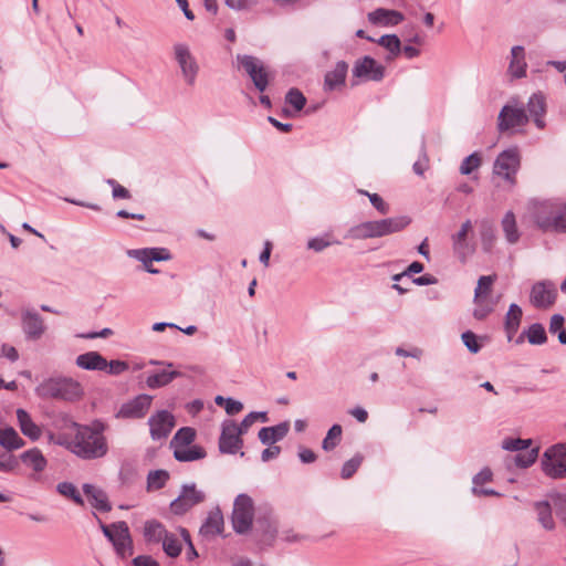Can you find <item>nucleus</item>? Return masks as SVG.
<instances>
[{
	"label": "nucleus",
	"mask_w": 566,
	"mask_h": 566,
	"mask_svg": "<svg viewBox=\"0 0 566 566\" xmlns=\"http://www.w3.org/2000/svg\"><path fill=\"white\" fill-rule=\"evenodd\" d=\"M107 424L96 419L91 424H81L75 431L73 439L61 436L56 443L64 446L73 454L83 460H96L108 453L107 439L104 436Z\"/></svg>",
	"instance_id": "nucleus-1"
},
{
	"label": "nucleus",
	"mask_w": 566,
	"mask_h": 566,
	"mask_svg": "<svg viewBox=\"0 0 566 566\" xmlns=\"http://www.w3.org/2000/svg\"><path fill=\"white\" fill-rule=\"evenodd\" d=\"M528 212L543 232L566 233V200L562 198L534 199L528 203Z\"/></svg>",
	"instance_id": "nucleus-2"
},
{
	"label": "nucleus",
	"mask_w": 566,
	"mask_h": 566,
	"mask_svg": "<svg viewBox=\"0 0 566 566\" xmlns=\"http://www.w3.org/2000/svg\"><path fill=\"white\" fill-rule=\"evenodd\" d=\"M41 399H55L73 402L82 398L84 390L82 385L66 376H52L43 379L34 389Z\"/></svg>",
	"instance_id": "nucleus-3"
},
{
	"label": "nucleus",
	"mask_w": 566,
	"mask_h": 566,
	"mask_svg": "<svg viewBox=\"0 0 566 566\" xmlns=\"http://www.w3.org/2000/svg\"><path fill=\"white\" fill-rule=\"evenodd\" d=\"M521 167V154L517 147L501 151L493 164V175L503 179L511 188L516 185V175Z\"/></svg>",
	"instance_id": "nucleus-4"
},
{
	"label": "nucleus",
	"mask_w": 566,
	"mask_h": 566,
	"mask_svg": "<svg viewBox=\"0 0 566 566\" xmlns=\"http://www.w3.org/2000/svg\"><path fill=\"white\" fill-rule=\"evenodd\" d=\"M544 473L553 479L566 478V443L548 448L541 460Z\"/></svg>",
	"instance_id": "nucleus-5"
},
{
	"label": "nucleus",
	"mask_w": 566,
	"mask_h": 566,
	"mask_svg": "<svg viewBox=\"0 0 566 566\" xmlns=\"http://www.w3.org/2000/svg\"><path fill=\"white\" fill-rule=\"evenodd\" d=\"M174 55L185 83L193 86L200 67L189 46L185 43H176L174 45Z\"/></svg>",
	"instance_id": "nucleus-6"
},
{
	"label": "nucleus",
	"mask_w": 566,
	"mask_h": 566,
	"mask_svg": "<svg viewBox=\"0 0 566 566\" xmlns=\"http://www.w3.org/2000/svg\"><path fill=\"white\" fill-rule=\"evenodd\" d=\"M366 222L370 239H378L405 230L411 223V218L408 216H396L377 220H367Z\"/></svg>",
	"instance_id": "nucleus-7"
},
{
	"label": "nucleus",
	"mask_w": 566,
	"mask_h": 566,
	"mask_svg": "<svg viewBox=\"0 0 566 566\" xmlns=\"http://www.w3.org/2000/svg\"><path fill=\"white\" fill-rule=\"evenodd\" d=\"M253 501L248 494H239L233 503L232 525L237 533H247L253 521Z\"/></svg>",
	"instance_id": "nucleus-8"
},
{
	"label": "nucleus",
	"mask_w": 566,
	"mask_h": 566,
	"mask_svg": "<svg viewBox=\"0 0 566 566\" xmlns=\"http://www.w3.org/2000/svg\"><path fill=\"white\" fill-rule=\"evenodd\" d=\"M205 500V492L198 490L195 483L184 484L179 496L170 503V510L176 515H184Z\"/></svg>",
	"instance_id": "nucleus-9"
},
{
	"label": "nucleus",
	"mask_w": 566,
	"mask_h": 566,
	"mask_svg": "<svg viewBox=\"0 0 566 566\" xmlns=\"http://www.w3.org/2000/svg\"><path fill=\"white\" fill-rule=\"evenodd\" d=\"M532 441L530 439L507 438L503 440L502 448L507 451H525L514 457V462L518 468H528L537 458V449L528 450Z\"/></svg>",
	"instance_id": "nucleus-10"
},
{
	"label": "nucleus",
	"mask_w": 566,
	"mask_h": 566,
	"mask_svg": "<svg viewBox=\"0 0 566 566\" xmlns=\"http://www.w3.org/2000/svg\"><path fill=\"white\" fill-rule=\"evenodd\" d=\"M558 292L554 282L543 280L536 282L530 293V302L536 308H548L556 302Z\"/></svg>",
	"instance_id": "nucleus-11"
},
{
	"label": "nucleus",
	"mask_w": 566,
	"mask_h": 566,
	"mask_svg": "<svg viewBox=\"0 0 566 566\" xmlns=\"http://www.w3.org/2000/svg\"><path fill=\"white\" fill-rule=\"evenodd\" d=\"M243 447L242 434L233 420H224L221 424L219 450L224 454H235Z\"/></svg>",
	"instance_id": "nucleus-12"
},
{
	"label": "nucleus",
	"mask_w": 566,
	"mask_h": 566,
	"mask_svg": "<svg viewBox=\"0 0 566 566\" xmlns=\"http://www.w3.org/2000/svg\"><path fill=\"white\" fill-rule=\"evenodd\" d=\"M153 396L140 394L127 402L123 403L115 413L117 419H140L146 416L150 409Z\"/></svg>",
	"instance_id": "nucleus-13"
},
{
	"label": "nucleus",
	"mask_w": 566,
	"mask_h": 566,
	"mask_svg": "<svg viewBox=\"0 0 566 566\" xmlns=\"http://www.w3.org/2000/svg\"><path fill=\"white\" fill-rule=\"evenodd\" d=\"M528 116L524 108L512 107L505 105L502 107L497 117V129L500 133L514 129L526 125Z\"/></svg>",
	"instance_id": "nucleus-14"
},
{
	"label": "nucleus",
	"mask_w": 566,
	"mask_h": 566,
	"mask_svg": "<svg viewBox=\"0 0 566 566\" xmlns=\"http://www.w3.org/2000/svg\"><path fill=\"white\" fill-rule=\"evenodd\" d=\"M148 424L151 438L154 440H160L169 436L175 426V419L169 411L161 410L148 419Z\"/></svg>",
	"instance_id": "nucleus-15"
},
{
	"label": "nucleus",
	"mask_w": 566,
	"mask_h": 566,
	"mask_svg": "<svg viewBox=\"0 0 566 566\" xmlns=\"http://www.w3.org/2000/svg\"><path fill=\"white\" fill-rule=\"evenodd\" d=\"M353 75L355 77H364L379 82L385 76V67L376 62L370 56H364L356 61L353 67Z\"/></svg>",
	"instance_id": "nucleus-16"
},
{
	"label": "nucleus",
	"mask_w": 566,
	"mask_h": 566,
	"mask_svg": "<svg viewBox=\"0 0 566 566\" xmlns=\"http://www.w3.org/2000/svg\"><path fill=\"white\" fill-rule=\"evenodd\" d=\"M113 527L117 532V538L113 541L117 556L122 559L132 556L134 554V546L127 523L124 521L115 522Z\"/></svg>",
	"instance_id": "nucleus-17"
},
{
	"label": "nucleus",
	"mask_w": 566,
	"mask_h": 566,
	"mask_svg": "<svg viewBox=\"0 0 566 566\" xmlns=\"http://www.w3.org/2000/svg\"><path fill=\"white\" fill-rule=\"evenodd\" d=\"M21 319L27 339L38 340L42 337L45 332V325L38 312L27 310L22 313Z\"/></svg>",
	"instance_id": "nucleus-18"
},
{
	"label": "nucleus",
	"mask_w": 566,
	"mask_h": 566,
	"mask_svg": "<svg viewBox=\"0 0 566 566\" xmlns=\"http://www.w3.org/2000/svg\"><path fill=\"white\" fill-rule=\"evenodd\" d=\"M127 255L139 261L144 266H148V263H153L154 261L170 260L169 252L164 248L130 249L127 250Z\"/></svg>",
	"instance_id": "nucleus-19"
},
{
	"label": "nucleus",
	"mask_w": 566,
	"mask_h": 566,
	"mask_svg": "<svg viewBox=\"0 0 566 566\" xmlns=\"http://www.w3.org/2000/svg\"><path fill=\"white\" fill-rule=\"evenodd\" d=\"M19 459L25 467L32 469V479L34 481L39 480L38 475L42 473L48 465V460L39 448H31L22 452Z\"/></svg>",
	"instance_id": "nucleus-20"
},
{
	"label": "nucleus",
	"mask_w": 566,
	"mask_h": 566,
	"mask_svg": "<svg viewBox=\"0 0 566 566\" xmlns=\"http://www.w3.org/2000/svg\"><path fill=\"white\" fill-rule=\"evenodd\" d=\"M405 15L391 9L378 8L368 13V20L370 23L382 27H394L402 22Z\"/></svg>",
	"instance_id": "nucleus-21"
},
{
	"label": "nucleus",
	"mask_w": 566,
	"mask_h": 566,
	"mask_svg": "<svg viewBox=\"0 0 566 566\" xmlns=\"http://www.w3.org/2000/svg\"><path fill=\"white\" fill-rule=\"evenodd\" d=\"M223 530V515L219 507H216L214 510L210 511L206 521L201 525L199 530V534L210 539L214 537L218 534H221Z\"/></svg>",
	"instance_id": "nucleus-22"
},
{
	"label": "nucleus",
	"mask_w": 566,
	"mask_h": 566,
	"mask_svg": "<svg viewBox=\"0 0 566 566\" xmlns=\"http://www.w3.org/2000/svg\"><path fill=\"white\" fill-rule=\"evenodd\" d=\"M527 63L525 61V49L522 45H514L511 49V60L507 73L512 78L526 76Z\"/></svg>",
	"instance_id": "nucleus-23"
},
{
	"label": "nucleus",
	"mask_w": 566,
	"mask_h": 566,
	"mask_svg": "<svg viewBox=\"0 0 566 566\" xmlns=\"http://www.w3.org/2000/svg\"><path fill=\"white\" fill-rule=\"evenodd\" d=\"M82 489L94 509L101 512H109L112 510L108 496L104 490L90 483H84Z\"/></svg>",
	"instance_id": "nucleus-24"
},
{
	"label": "nucleus",
	"mask_w": 566,
	"mask_h": 566,
	"mask_svg": "<svg viewBox=\"0 0 566 566\" xmlns=\"http://www.w3.org/2000/svg\"><path fill=\"white\" fill-rule=\"evenodd\" d=\"M15 413L21 432L31 441H38L42 436V430L32 420L30 413L22 408L17 409Z\"/></svg>",
	"instance_id": "nucleus-25"
},
{
	"label": "nucleus",
	"mask_w": 566,
	"mask_h": 566,
	"mask_svg": "<svg viewBox=\"0 0 566 566\" xmlns=\"http://www.w3.org/2000/svg\"><path fill=\"white\" fill-rule=\"evenodd\" d=\"M348 64L345 61H338L334 69L326 73L324 80V90L334 91L345 84Z\"/></svg>",
	"instance_id": "nucleus-26"
},
{
	"label": "nucleus",
	"mask_w": 566,
	"mask_h": 566,
	"mask_svg": "<svg viewBox=\"0 0 566 566\" xmlns=\"http://www.w3.org/2000/svg\"><path fill=\"white\" fill-rule=\"evenodd\" d=\"M527 112L534 118V124L537 128L545 127L544 115L546 113L545 97L542 93L533 94L527 102Z\"/></svg>",
	"instance_id": "nucleus-27"
},
{
	"label": "nucleus",
	"mask_w": 566,
	"mask_h": 566,
	"mask_svg": "<svg viewBox=\"0 0 566 566\" xmlns=\"http://www.w3.org/2000/svg\"><path fill=\"white\" fill-rule=\"evenodd\" d=\"M75 364L78 368L84 370L103 371L107 368L106 358L94 350L78 355L75 359Z\"/></svg>",
	"instance_id": "nucleus-28"
},
{
	"label": "nucleus",
	"mask_w": 566,
	"mask_h": 566,
	"mask_svg": "<svg viewBox=\"0 0 566 566\" xmlns=\"http://www.w3.org/2000/svg\"><path fill=\"white\" fill-rule=\"evenodd\" d=\"M290 430V422L283 421L273 427H263L259 431V440L263 444H271L281 441Z\"/></svg>",
	"instance_id": "nucleus-29"
},
{
	"label": "nucleus",
	"mask_w": 566,
	"mask_h": 566,
	"mask_svg": "<svg viewBox=\"0 0 566 566\" xmlns=\"http://www.w3.org/2000/svg\"><path fill=\"white\" fill-rule=\"evenodd\" d=\"M168 533L164 524L156 520L146 521L144 524V537L147 543H161Z\"/></svg>",
	"instance_id": "nucleus-30"
},
{
	"label": "nucleus",
	"mask_w": 566,
	"mask_h": 566,
	"mask_svg": "<svg viewBox=\"0 0 566 566\" xmlns=\"http://www.w3.org/2000/svg\"><path fill=\"white\" fill-rule=\"evenodd\" d=\"M181 377V373L177 370L164 369L154 374H150L146 378V385L149 389H158L169 385L174 379Z\"/></svg>",
	"instance_id": "nucleus-31"
},
{
	"label": "nucleus",
	"mask_w": 566,
	"mask_h": 566,
	"mask_svg": "<svg viewBox=\"0 0 566 566\" xmlns=\"http://www.w3.org/2000/svg\"><path fill=\"white\" fill-rule=\"evenodd\" d=\"M522 315V308L517 304L513 303L510 305L504 321V328L509 340H512L513 336L516 334L521 324Z\"/></svg>",
	"instance_id": "nucleus-32"
},
{
	"label": "nucleus",
	"mask_w": 566,
	"mask_h": 566,
	"mask_svg": "<svg viewBox=\"0 0 566 566\" xmlns=\"http://www.w3.org/2000/svg\"><path fill=\"white\" fill-rule=\"evenodd\" d=\"M25 441L19 436V433L12 428L7 427L0 428V446L8 451H13L24 447Z\"/></svg>",
	"instance_id": "nucleus-33"
},
{
	"label": "nucleus",
	"mask_w": 566,
	"mask_h": 566,
	"mask_svg": "<svg viewBox=\"0 0 566 566\" xmlns=\"http://www.w3.org/2000/svg\"><path fill=\"white\" fill-rule=\"evenodd\" d=\"M207 452L200 446H189L185 448L176 447L174 457L179 462H191L206 458Z\"/></svg>",
	"instance_id": "nucleus-34"
},
{
	"label": "nucleus",
	"mask_w": 566,
	"mask_h": 566,
	"mask_svg": "<svg viewBox=\"0 0 566 566\" xmlns=\"http://www.w3.org/2000/svg\"><path fill=\"white\" fill-rule=\"evenodd\" d=\"M377 43L388 51L387 62L395 60L401 53V42L396 34L381 35Z\"/></svg>",
	"instance_id": "nucleus-35"
},
{
	"label": "nucleus",
	"mask_w": 566,
	"mask_h": 566,
	"mask_svg": "<svg viewBox=\"0 0 566 566\" xmlns=\"http://www.w3.org/2000/svg\"><path fill=\"white\" fill-rule=\"evenodd\" d=\"M237 60L240 66L247 72L249 77L252 80V76H256L259 72L264 69L262 61L258 57L247 54H239Z\"/></svg>",
	"instance_id": "nucleus-36"
},
{
	"label": "nucleus",
	"mask_w": 566,
	"mask_h": 566,
	"mask_svg": "<svg viewBox=\"0 0 566 566\" xmlns=\"http://www.w3.org/2000/svg\"><path fill=\"white\" fill-rule=\"evenodd\" d=\"M499 300L500 296L495 298H481L479 302H474L475 308L472 313L473 317L478 321L485 319L491 313L494 312Z\"/></svg>",
	"instance_id": "nucleus-37"
},
{
	"label": "nucleus",
	"mask_w": 566,
	"mask_h": 566,
	"mask_svg": "<svg viewBox=\"0 0 566 566\" xmlns=\"http://www.w3.org/2000/svg\"><path fill=\"white\" fill-rule=\"evenodd\" d=\"M495 275H482L478 280L476 287L474 290L473 302H479L481 298H493L490 296L493 283L495 282Z\"/></svg>",
	"instance_id": "nucleus-38"
},
{
	"label": "nucleus",
	"mask_w": 566,
	"mask_h": 566,
	"mask_svg": "<svg viewBox=\"0 0 566 566\" xmlns=\"http://www.w3.org/2000/svg\"><path fill=\"white\" fill-rule=\"evenodd\" d=\"M535 510L541 525L545 530L552 531L555 527V523L552 517V507L549 503L547 501L536 502Z\"/></svg>",
	"instance_id": "nucleus-39"
},
{
	"label": "nucleus",
	"mask_w": 566,
	"mask_h": 566,
	"mask_svg": "<svg viewBox=\"0 0 566 566\" xmlns=\"http://www.w3.org/2000/svg\"><path fill=\"white\" fill-rule=\"evenodd\" d=\"M502 228L506 240L510 243H516L520 239V233L516 226L515 216L512 211H507L502 219Z\"/></svg>",
	"instance_id": "nucleus-40"
},
{
	"label": "nucleus",
	"mask_w": 566,
	"mask_h": 566,
	"mask_svg": "<svg viewBox=\"0 0 566 566\" xmlns=\"http://www.w3.org/2000/svg\"><path fill=\"white\" fill-rule=\"evenodd\" d=\"M196 438L195 429L190 427L180 428L170 441V446L174 450L176 447L185 448L191 446Z\"/></svg>",
	"instance_id": "nucleus-41"
},
{
	"label": "nucleus",
	"mask_w": 566,
	"mask_h": 566,
	"mask_svg": "<svg viewBox=\"0 0 566 566\" xmlns=\"http://www.w3.org/2000/svg\"><path fill=\"white\" fill-rule=\"evenodd\" d=\"M51 426L56 430H77L81 423L73 420L66 412H56L51 416Z\"/></svg>",
	"instance_id": "nucleus-42"
},
{
	"label": "nucleus",
	"mask_w": 566,
	"mask_h": 566,
	"mask_svg": "<svg viewBox=\"0 0 566 566\" xmlns=\"http://www.w3.org/2000/svg\"><path fill=\"white\" fill-rule=\"evenodd\" d=\"M343 428L340 424H333L327 431L326 437L323 439L322 448L325 451L334 450L342 440Z\"/></svg>",
	"instance_id": "nucleus-43"
},
{
	"label": "nucleus",
	"mask_w": 566,
	"mask_h": 566,
	"mask_svg": "<svg viewBox=\"0 0 566 566\" xmlns=\"http://www.w3.org/2000/svg\"><path fill=\"white\" fill-rule=\"evenodd\" d=\"M526 338L532 345H543L547 340L545 328L539 323L532 324L526 331H524Z\"/></svg>",
	"instance_id": "nucleus-44"
},
{
	"label": "nucleus",
	"mask_w": 566,
	"mask_h": 566,
	"mask_svg": "<svg viewBox=\"0 0 566 566\" xmlns=\"http://www.w3.org/2000/svg\"><path fill=\"white\" fill-rule=\"evenodd\" d=\"M169 480V473L166 470L150 471L147 475V490H160Z\"/></svg>",
	"instance_id": "nucleus-45"
},
{
	"label": "nucleus",
	"mask_w": 566,
	"mask_h": 566,
	"mask_svg": "<svg viewBox=\"0 0 566 566\" xmlns=\"http://www.w3.org/2000/svg\"><path fill=\"white\" fill-rule=\"evenodd\" d=\"M161 544L166 555L172 558L178 557L182 551L181 542L172 533H168Z\"/></svg>",
	"instance_id": "nucleus-46"
},
{
	"label": "nucleus",
	"mask_w": 566,
	"mask_h": 566,
	"mask_svg": "<svg viewBox=\"0 0 566 566\" xmlns=\"http://www.w3.org/2000/svg\"><path fill=\"white\" fill-rule=\"evenodd\" d=\"M56 491L61 495L73 500L77 505H84V501L73 483L61 482L56 485Z\"/></svg>",
	"instance_id": "nucleus-47"
},
{
	"label": "nucleus",
	"mask_w": 566,
	"mask_h": 566,
	"mask_svg": "<svg viewBox=\"0 0 566 566\" xmlns=\"http://www.w3.org/2000/svg\"><path fill=\"white\" fill-rule=\"evenodd\" d=\"M285 103L290 104L294 111L300 112L306 104V97L298 88H291L285 95Z\"/></svg>",
	"instance_id": "nucleus-48"
},
{
	"label": "nucleus",
	"mask_w": 566,
	"mask_h": 566,
	"mask_svg": "<svg viewBox=\"0 0 566 566\" xmlns=\"http://www.w3.org/2000/svg\"><path fill=\"white\" fill-rule=\"evenodd\" d=\"M328 238H329V234H327V233L322 237L311 238L307 241L306 247L308 250L319 253L333 244H339V241H332Z\"/></svg>",
	"instance_id": "nucleus-49"
},
{
	"label": "nucleus",
	"mask_w": 566,
	"mask_h": 566,
	"mask_svg": "<svg viewBox=\"0 0 566 566\" xmlns=\"http://www.w3.org/2000/svg\"><path fill=\"white\" fill-rule=\"evenodd\" d=\"M363 460L364 457L360 453L355 454L352 459H349L343 464L340 476L344 480L352 478L360 467Z\"/></svg>",
	"instance_id": "nucleus-50"
},
{
	"label": "nucleus",
	"mask_w": 566,
	"mask_h": 566,
	"mask_svg": "<svg viewBox=\"0 0 566 566\" xmlns=\"http://www.w3.org/2000/svg\"><path fill=\"white\" fill-rule=\"evenodd\" d=\"M345 239H352V240H368L369 231L367 227V222H360L358 224L352 226L344 235Z\"/></svg>",
	"instance_id": "nucleus-51"
},
{
	"label": "nucleus",
	"mask_w": 566,
	"mask_h": 566,
	"mask_svg": "<svg viewBox=\"0 0 566 566\" xmlns=\"http://www.w3.org/2000/svg\"><path fill=\"white\" fill-rule=\"evenodd\" d=\"M358 193L367 196L373 207L381 214H387L390 211V206L378 195L370 193L367 190L358 189Z\"/></svg>",
	"instance_id": "nucleus-52"
},
{
	"label": "nucleus",
	"mask_w": 566,
	"mask_h": 566,
	"mask_svg": "<svg viewBox=\"0 0 566 566\" xmlns=\"http://www.w3.org/2000/svg\"><path fill=\"white\" fill-rule=\"evenodd\" d=\"M481 157L478 153H473L465 157L460 165V172L462 175H470L473 170L481 166Z\"/></svg>",
	"instance_id": "nucleus-53"
},
{
	"label": "nucleus",
	"mask_w": 566,
	"mask_h": 566,
	"mask_svg": "<svg viewBox=\"0 0 566 566\" xmlns=\"http://www.w3.org/2000/svg\"><path fill=\"white\" fill-rule=\"evenodd\" d=\"M19 468V460L11 454L0 455V472L12 473Z\"/></svg>",
	"instance_id": "nucleus-54"
},
{
	"label": "nucleus",
	"mask_w": 566,
	"mask_h": 566,
	"mask_svg": "<svg viewBox=\"0 0 566 566\" xmlns=\"http://www.w3.org/2000/svg\"><path fill=\"white\" fill-rule=\"evenodd\" d=\"M463 344L468 348L469 352L476 354L481 349V345L478 342L476 335L471 332L467 331L461 336Z\"/></svg>",
	"instance_id": "nucleus-55"
},
{
	"label": "nucleus",
	"mask_w": 566,
	"mask_h": 566,
	"mask_svg": "<svg viewBox=\"0 0 566 566\" xmlns=\"http://www.w3.org/2000/svg\"><path fill=\"white\" fill-rule=\"evenodd\" d=\"M106 365H107V368L104 371H106L107 374H109L112 376H118V375L127 371L129 368V366L126 361L118 360V359L111 360V361L106 360Z\"/></svg>",
	"instance_id": "nucleus-56"
},
{
	"label": "nucleus",
	"mask_w": 566,
	"mask_h": 566,
	"mask_svg": "<svg viewBox=\"0 0 566 566\" xmlns=\"http://www.w3.org/2000/svg\"><path fill=\"white\" fill-rule=\"evenodd\" d=\"M492 480H493L492 470L488 467L483 468L479 473H476L473 476V479H472L473 486L472 488H480L483 484L491 482Z\"/></svg>",
	"instance_id": "nucleus-57"
},
{
	"label": "nucleus",
	"mask_w": 566,
	"mask_h": 566,
	"mask_svg": "<svg viewBox=\"0 0 566 566\" xmlns=\"http://www.w3.org/2000/svg\"><path fill=\"white\" fill-rule=\"evenodd\" d=\"M452 248L458 258L464 262L467 255L471 252L467 240H454L452 239Z\"/></svg>",
	"instance_id": "nucleus-58"
},
{
	"label": "nucleus",
	"mask_w": 566,
	"mask_h": 566,
	"mask_svg": "<svg viewBox=\"0 0 566 566\" xmlns=\"http://www.w3.org/2000/svg\"><path fill=\"white\" fill-rule=\"evenodd\" d=\"M256 3L258 0H226V6L235 11L249 10Z\"/></svg>",
	"instance_id": "nucleus-59"
},
{
	"label": "nucleus",
	"mask_w": 566,
	"mask_h": 566,
	"mask_svg": "<svg viewBox=\"0 0 566 566\" xmlns=\"http://www.w3.org/2000/svg\"><path fill=\"white\" fill-rule=\"evenodd\" d=\"M251 81L258 91L264 92L269 85V74L265 67L256 76H252Z\"/></svg>",
	"instance_id": "nucleus-60"
},
{
	"label": "nucleus",
	"mask_w": 566,
	"mask_h": 566,
	"mask_svg": "<svg viewBox=\"0 0 566 566\" xmlns=\"http://www.w3.org/2000/svg\"><path fill=\"white\" fill-rule=\"evenodd\" d=\"M412 169L416 175L422 176L423 172L428 169V157L424 151V146H421V156L420 158L413 164Z\"/></svg>",
	"instance_id": "nucleus-61"
},
{
	"label": "nucleus",
	"mask_w": 566,
	"mask_h": 566,
	"mask_svg": "<svg viewBox=\"0 0 566 566\" xmlns=\"http://www.w3.org/2000/svg\"><path fill=\"white\" fill-rule=\"evenodd\" d=\"M94 516L96 517L104 536L113 544V541L117 538V532L115 531V527H113V523L111 525H106L95 513Z\"/></svg>",
	"instance_id": "nucleus-62"
},
{
	"label": "nucleus",
	"mask_w": 566,
	"mask_h": 566,
	"mask_svg": "<svg viewBox=\"0 0 566 566\" xmlns=\"http://www.w3.org/2000/svg\"><path fill=\"white\" fill-rule=\"evenodd\" d=\"M224 409L228 415L233 416L242 411L243 403L229 397L227 400V405L224 406Z\"/></svg>",
	"instance_id": "nucleus-63"
},
{
	"label": "nucleus",
	"mask_w": 566,
	"mask_h": 566,
	"mask_svg": "<svg viewBox=\"0 0 566 566\" xmlns=\"http://www.w3.org/2000/svg\"><path fill=\"white\" fill-rule=\"evenodd\" d=\"M134 566H159V564L148 555H139L133 559Z\"/></svg>",
	"instance_id": "nucleus-64"
}]
</instances>
